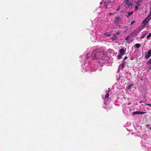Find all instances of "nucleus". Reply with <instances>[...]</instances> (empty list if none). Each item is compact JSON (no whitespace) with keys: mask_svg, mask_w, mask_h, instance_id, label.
Masks as SVG:
<instances>
[{"mask_svg":"<svg viewBox=\"0 0 151 151\" xmlns=\"http://www.w3.org/2000/svg\"><path fill=\"white\" fill-rule=\"evenodd\" d=\"M106 55L103 51L99 50H94L93 51L91 59L93 60L95 59H105Z\"/></svg>","mask_w":151,"mask_h":151,"instance_id":"f257e3e1","label":"nucleus"},{"mask_svg":"<svg viewBox=\"0 0 151 151\" xmlns=\"http://www.w3.org/2000/svg\"><path fill=\"white\" fill-rule=\"evenodd\" d=\"M107 1L105 2L104 4V8L105 10L111 8L115 3V0H107Z\"/></svg>","mask_w":151,"mask_h":151,"instance_id":"f03ea898","label":"nucleus"},{"mask_svg":"<svg viewBox=\"0 0 151 151\" xmlns=\"http://www.w3.org/2000/svg\"><path fill=\"white\" fill-rule=\"evenodd\" d=\"M133 0H125L123 2L126 4L129 8L133 5Z\"/></svg>","mask_w":151,"mask_h":151,"instance_id":"7ed1b4c3","label":"nucleus"},{"mask_svg":"<svg viewBox=\"0 0 151 151\" xmlns=\"http://www.w3.org/2000/svg\"><path fill=\"white\" fill-rule=\"evenodd\" d=\"M121 20V19L119 17L116 16L114 20V22L115 24H117L120 22Z\"/></svg>","mask_w":151,"mask_h":151,"instance_id":"20e7f679","label":"nucleus"},{"mask_svg":"<svg viewBox=\"0 0 151 151\" xmlns=\"http://www.w3.org/2000/svg\"><path fill=\"white\" fill-rule=\"evenodd\" d=\"M120 33V32L119 31L117 32L116 33L114 34L113 36L111 37V39L112 40H116L117 37Z\"/></svg>","mask_w":151,"mask_h":151,"instance_id":"39448f33","label":"nucleus"},{"mask_svg":"<svg viewBox=\"0 0 151 151\" xmlns=\"http://www.w3.org/2000/svg\"><path fill=\"white\" fill-rule=\"evenodd\" d=\"M145 57L146 59L149 58L151 56V50H149L147 52L145 53Z\"/></svg>","mask_w":151,"mask_h":151,"instance_id":"423d86ee","label":"nucleus"},{"mask_svg":"<svg viewBox=\"0 0 151 151\" xmlns=\"http://www.w3.org/2000/svg\"><path fill=\"white\" fill-rule=\"evenodd\" d=\"M145 113L144 112H141L140 111H135L132 112L133 115H134L136 114H143Z\"/></svg>","mask_w":151,"mask_h":151,"instance_id":"0eeeda50","label":"nucleus"},{"mask_svg":"<svg viewBox=\"0 0 151 151\" xmlns=\"http://www.w3.org/2000/svg\"><path fill=\"white\" fill-rule=\"evenodd\" d=\"M125 50L123 48H122L119 50V54H120L121 55H124L125 54Z\"/></svg>","mask_w":151,"mask_h":151,"instance_id":"6e6552de","label":"nucleus"},{"mask_svg":"<svg viewBox=\"0 0 151 151\" xmlns=\"http://www.w3.org/2000/svg\"><path fill=\"white\" fill-rule=\"evenodd\" d=\"M126 62L124 60H123L122 61V63L121 64H120L119 66L121 67V69H123L124 68V66L125 65V64L126 63Z\"/></svg>","mask_w":151,"mask_h":151,"instance_id":"1a4fd4ad","label":"nucleus"},{"mask_svg":"<svg viewBox=\"0 0 151 151\" xmlns=\"http://www.w3.org/2000/svg\"><path fill=\"white\" fill-rule=\"evenodd\" d=\"M149 18L147 17L146 19H144L142 22V23L144 24H146L147 22H148L149 21V20H147V19Z\"/></svg>","mask_w":151,"mask_h":151,"instance_id":"9d476101","label":"nucleus"},{"mask_svg":"<svg viewBox=\"0 0 151 151\" xmlns=\"http://www.w3.org/2000/svg\"><path fill=\"white\" fill-rule=\"evenodd\" d=\"M133 11H132L131 12H128V15H127V17H129L131 16V15L133 14Z\"/></svg>","mask_w":151,"mask_h":151,"instance_id":"9b49d317","label":"nucleus"},{"mask_svg":"<svg viewBox=\"0 0 151 151\" xmlns=\"http://www.w3.org/2000/svg\"><path fill=\"white\" fill-rule=\"evenodd\" d=\"M110 31L109 32H106L105 33V35L106 36L108 37H109L111 36V34L110 33Z\"/></svg>","mask_w":151,"mask_h":151,"instance_id":"f8f14e48","label":"nucleus"},{"mask_svg":"<svg viewBox=\"0 0 151 151\" xmlns=\"http://www.w3.org/2000/svg\"><path fill=\"white\" fill-rule=\"evenodd\" d=\"M135 45L136 46L137 48H139L140 46V44H139L137 43L135 44Z\"/></svg>","mask_w":151,"mask_h":151,"instance_id":"ddd939ff","label":"nucleus"},{"mask_svg":"<svg viewBox=\"0 0 151 151\" xmlns=\"http://www.w3.org/2000/svg\"><path fill=\"white\" fill-rule=\"evenodd\" d=\"M132 85H133L132 84H129V86H127V89L128 90L130 89L131 88V86H132Z\"/></svg>","mask_w":151,"mask_h":151,"instance_id":"4468645a","label":"nucleus"},{"mask_svg":"<svg viewBox=\"0 0 151 151\" xmlns=\"http://www.w3.org/2000/svg\"><path fill=\"white\" fill-rule=\"evenodd\" d=\"M119 54V55H118V59H120L122 58V55H121L120 54Z\"/></svg>","mask_w":151,"mask_h":151,"instance_id":"2eb2a0df","label":"nucleus"},{"mask_svg":"<svg viewBox=\"0 0 151 151\" xmlns=\"http://www.w3.org/2000/svg\"><path fill=\"white\" fill-rule=\"evenodd\" d=\"M109 93H107L105 95V97L106 98H107L109 97Z\"/></svg>","mask_w":151,"mask_h":151,"instance_id":"dca6fc26","label":"nucleus"},{"mask_svg":"<svg viewBox=\"0 0 151 151\" xmlns=\"http://www.w3.org/2000/svg\"><path fill=\"white\" fill-rule=\"evenodd\" d=\"M147 63L148 65L151 64V58L149 60V61Z\"/></svg>","mask_w":151,"mask_h":151,"instance_id":"f3484780","label":"nucleus"},{"mask_svg":"<svg viewBox=\"0 0 151 151\" xmlns=\"http://www.w3.org/2000/svg\"><path fill=\"white\" fill-rule=\"evenodd\" d=\"M138 7L137 6H136L135 7V11H137V10H138Z\"/></svg>","mask_w":151,"mask_h":151,"instance_id":"a211bd4d","label":"nucleus"},{"mask_svg":"<svg viewBox=\"0 0 151 151\" xmlns=\"http://www.w3.org/2000/svg\"><path fill=\"white\" fill-rule=\"evenodd\" d=\"M151 36V34L150 33H149L148 35L147 36V38H148L150 37Z\"/></svg>","mask_w":151,"mask_h":151,"instance_id":"6ab92c4d","label":"nucleus"},{"mask_svg":"<svg viewBox=\"0 0 151 151\" xmlns=\"http://www.w3.org/2000/svg\"><path fill=\"white\" fill-rule=\"evenodd\" d=\"M129 36H127V37L125 38V40L126 41H127V40H128V39H129Z\"/></svg>","mask_w":151,"mask_h":151,"instance_id":"aec40b11","label":"nucleus"},{"mask_svg":"<svg viewBox=\"0 0 151 151\" xmlns=\"http://www.w3.org/2000/svg\"><path fill=\"white\" fill-rule=\"evenodd\" d=\"M151 16V11H150V13H149V15L147 17L149 18Z\"/></svg>","mask_w":151,"mask_h":151,"instance_id":"412c9836","label":"nucleus"},{"mask_svg":"<svg viewBox=\"0 0 151 151\" xmlns=\"http://www.w3.org/2000/svg\"><path fill=\"white\" fill-rule=\"evenodd\" d=\"M145 104L147 105H148V106H151V104H147V103H145Z\"/></svg>","mask_w":151,"mask_h":151,"instance_id":"4be33fe9","label":"nucleus"},{"mask_svg":"<svg viewBox=\"0 0 151 151\" xmlns=\"http://www.w3.org/2000/svg\"><path fill=\"white\" fill-rule=\"evenodd\" d=\"M128 58V57L127 56H125L124 58V60L125 61V60L127 59Z\"/></svg>","mask_w":151,"mask_h":151,"instance_id":"5701e85b","label":"nucleus"},{"mask_svg":"<svg viewBox=\"0 0 151 151\" xmlns=\"http://www.w3.org/2000/svg\"><path fill=\"white\" fill-rule=\"evenodd\" d=\"M119 9H120V8H117V10H116V11H117V12L119 11Z\"/></svg>","mask_w":151,"mask_h":151,"instance_id":"b1692460","label":"nucleus"},{"mask_svg":"<svg viewBox=\"0 0 151 151\" xmlns=\"http://www.w3.org/2000/svg\"><path fill=\"white\" fill-rule=\"evenodd\" d=\"M136 5L138 6H140V5L139 4V3H138L137 4H136Z\"/></svg>","mask_w":151,"mask_h":151,"instance_id":"393cba45","label":"nucleus"},{"mask_svg":"<svg viewBox=\"0 0 151 151\" xmlns=\"http://www.w3.org/2000/svg\"><path fill=\"white\" fill-rule=\"evenodd\" d=\"M113 14L112 13H109V15H112Z\"/></svg>","mask_w":151,"mask_h":151,"instance_id":"a878e982","label":"nucleus"},{"mask_svg":"<svg viewBox=\"0 0 151 151\" xmlns=\"http://www.w3.org/2000/svg\"><path fill=\"white\" fill-rule=\"evenodd\" d=\"M108 90H108V93H109V91L110 90V88H108Z\"/></svg>","mask_w":151,"mask_h":151,"instance_id":"bb28decb","label":"nucleus"},{"mask_svg":"<svg viewBox=\"0 0 151 151\" xmlns=\"http://www.w3.org/2000/svg\"><path fill=\"white\" fill-rule=\"evenodd\" d=\"M150 19H151V17L149 18V19H148V20H149H149H150Z\"/></svg>","mask_w":151,"mask_h":151,"instance_id":"cd10ccee","label":"nucleus"}]
</instances>
